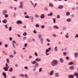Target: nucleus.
<instances>
[{"label":"nucleus","instance_id":"obj_22","mask_svg":"<svg viewBox=\"0 0 78 78\" xmlns=\"http://www.w3.org/2000/svg\"><path fill=\"white\" fill-rule=\"evenodd\" d=\"M49 5L50 6H51V7H53V4L52 3H50L49 4Z\"/></svg>","mask_w":78,"mask_h":78},{"label":"nucleus","instance_id":"obj_55","mask_svg":"<svg viewBox=\"0 0 78 78\" xmlns=\"http://www.w3.org/2000/svg\"><path fill=\"white\" fill-rule=\"evenodd\" d=\"M66 59H67V60H69V58L68 57H66Z\"/></svg>","mask_w":78,"mask_h":78},{"label":"nucleus","instance_id":"obj_50","mask_svg":"<svg viewBox=\"0 0 78 78\" xmlns=\"http://www.w3.org/2000/svg\"><path fill=\"white\" fill-rule=\"evenodd\" d=\"M63 30H66V27H63Z\"/></svg>","mask_w":78,"mask_h":78},{"label":"nucleus","instance_id":"obj_52","mask_svg":"<svg viewBox=\"0 0 78 78\" xmlns=\"http://www.w3.org/2000/svg\"><path fill=\"white\" fill-rule=\"evenodd\" d=\"M5 27L6 28V29L8 28V26H7V24H6L5 25Z\"/></svg>","mask_w":78,"mask_h":78},{"label":"nucleus","instance_id":"obj_12","mask_svg":"<svg viewBox=\"0 0 78 78\" xmlns=\"http://www.w3.org/2000/svg\"><path fill=\"white\" fill-rule=\"evenodd\" d=\"M2 74L3 76H4V77L5 78H6V73L5 72H3L2 73Z\"/></svg>","mask_w":78,"mask_h":78},{"label":"nucleus","instance_id":"obj_47","mask_svg":"<svg viewBox=\"0 0 78 78\" xmlns=\"http://www.w3.org/2000/svg\"><path fill=\"white\" fill-rule=\"evenodd\" d=\"M49 51V50H48V49H46V53H48V52Z\"/></svg>","mask_w":78,"mask_h":78},{"label":"nucleus","instance_id":"obj_56","mask_svg":"<svg viewBox=\"0 0 78 78\" xmlns=\"http://www.w3.org/2000/svg\"><path fill=\"white\" fill-rule=\"evenodd\" d=\"M36 5H37V3H35L34 6V8H35V7L36 6Z\"/></svg>","mask_w":78,"mask_h":78},{"label":"nucleus","instance_id":"obj_15","mask_svg":"<svg viewBox=\"0 0 78 78\" xmlns=\"http://www.w3.org/2000/svg\"><path fill=\"white\" fill-rule=\"evenodd\" d=\"M54 28H55V29H58V28H59V27L55 25L54 26Z\"/></svg>","mask_w":78,"mask_h":78},{"label":"nucleus","instance_id":"obj_41","mask_svg":"<svg viewBox=\"0 0 78 78\" xmlns=\"http://www.w3.org/2000/svg\"><path fill=\"white\" fill-rule=\"evenodd\" d=\"M25 18H28L29 17H30V16H29L27 15L25 16Z\"/></svg>","mask_w":78,"mask_h":78},{"label":"nucleus","instance_id":"obj_46","mask_svg":"<svg viewBox=\"0 0 78 78\" xmlns=\"http://www.w3.org/2000/svg\"><path fill=\"white\" fill-rule=\"evenodd\" d=\"M45 27V26H44V25H42V26H41V28H44Z\"/></svg>","mask_w":78,"mask_h":78},{"label":"nucleus","instance_id":"obj_59","mask_svg":"<svg viewBox=\"0 0 78 78\" xmlns=\"http://www.w3.org/2000/svg\"><path fill=\"white\" fill-rule=\"evenodd\" d=\"M5 47H8V44H5Z\"/></svg>","mask_w":78,"mask_h":78},{"label":"nucleus","instance_id":"obj_7","mask_svg":"<svg viewBox=\"0 0 78 78\" xmlns=\"http://www.w3.org/2000/svg\"><path fill=\"white\" fill-rule=\"evenodd\" d=\"M74 75L75 76H76V78H78V73H75L74 74Z\"/></svg>","mask_w":78,"mask_h":78},{"label":"nucleus","instance_id":"obj_18","mask_svg":"<svg viewBox=\"0 0 78 78\" xmlns=\"http://www.w3.org/2000/svg\"><path fill=\"white\" fill-rule=\"evenodd\" d=\"M12 70H13V69L12 68H10L9 70V72H12Z\"/></svg>","mask_w":78,"mask_h":78},{"label":"nucleus","instance_id":"obj_60","mask_svg":"<svg viewBox=\"0 0 78 78\" xmlns=\"http://www.w3.org/2000/svg\"><path fill=\"white\" fill-rule=\"evenodd\" d=\"M13 16V17H16V13H14V14Z\"/></svg>","mask_w":78,"mask_h":78},{"label":"nucleus","instance_id":"obj_53","mask_svg":"<svg viewBox=\"0 0 78 78\" xmlns=\"http://www.w3.org/2000/svg\"><path fill=\"white\" fill-rule=\"evenodd\" d=\"M29 58L30 59H31L32 58V56L30 55L29 56Z\"/></svg>","mask_w":78,"mask_h":78},{"label":"nucleus","instance_id":"obj_64","mask_svg":"<svg viewBox=\"0 0 78 78\" xmlns=\"http://www.w3.org/2000/svg\"><path fill=\"white\" fill-rule=\"evenodd\" d=\"M57 18H58V19L60 18V16L59 15H58L57 16Z\"/></svg>","mask_w":78,"mask_h":78},{"label":"nucleus","instance_id":"obj_16","mask_svg":"<svg viewBox=\"0 0 78 78\" xmlns=\"http://www.w3.org/2000/svg\"><path fill=\"white\" fill-rule=\"evenodd\" d=\"M53 16L52 12H51L50 14H48V16Z\"/></svg>","mask_w":78,"mask_h":78},{"label":"nucleus","instance_id":"obj_14","mask_svg":"<svg viewBox=\"0 0 78 78\" xmlns=\"http://www.w3.org/2000/svg\"><path fill=\"white\" fill-rule=\"evenodd\" d=\"M74 68V67L73 66H71L69 68V69H70L71 70H73V68Z\"/></svg>","mask_w":78,"mask_h":78},{"label":"nucleus","instance_id":"obj_3","mask_svg":"<svg viewBox=\"0 0 78 78\" xmlns=\"http://www.w3.org/2000/svg\"><path fill=\"white\" fill-rule=\"evenodd\" d=\"M69 78H74V75H69L68 76Z\"/></svg>","mask_w":78,"mask_h":78},{"label":"nucleus","instance_id":"obj_34","mask_svg":"<svg viewBox=\"0 0 78 78\" xmlns=\"http://www.w3.org/2000/svg\"><path fill=\"white\" fill-rule=\"evenodd\" d=\"M42 68H40L39 69V72H41L42 71Z\"/></svg>","mask_w":78,"mask_h":78},{"label":"nucleus","instance_id":"obj_62","mask_svg":"<svg viewBox=\"0 0 78 78\" xmlns=\"http://www.w3.org/2000/svg\"><path fill=\"white\" fill-rule=\"evenodd\" d=\"M13 46V47L14 48H16V47H15V45H14V43H12Z\"/></svg>","mask_w":78,"mask_h":78},{"label":"nucleus","instance_id":"obj_10","mask_svg":"<svg viewBox=\"0 0 78 78\" xmlns=\"http://www.w3.org/2000/svg\"><path fill=\"white\" fill-rule=\"evenodd\" d=\"M7 12V11L4 10L2 12V14H3V15H5V14H6Z\"/></svg>","mask_w":78,"mask_h":78},{"label":"nucleus","instance_id":"obj_51","mask_svg":"<svg viewBox=\"0 0 78 78\" xmlns=\"http://www.w3.org/2000/svg\"><path fill=\"white\" fill-rule=\"evenodd\" d=\"M20 5H23V2H20Z\"/></svg>","mask_w":78,"mask_h":78},{"label":"nucleus","instance_id":"obj_48","mask_svg":"<svg viewBox=\"0 0 78 78\" xmlns=\"http://www.w3.org/2000/svg\"><path fill=\"white\" fill-rule=\"evenodd\" d=\"M34 33L36 34V33H37V32H36V30H34Z\"/></svg>","mask_w":78,"mask_h":78},{"label":"nucleus","instance_id":"obj_43","mask_svg":"<svg viewBox=\"0 0 78 78\" xmlns=\"http://www.w3.org/2000/svg\"><path fill=\"white\" fill-rule=\"evenodd\" d=\"M25 77H26V78H29V77L27 75V74H26L24 75Z\"/></svg>","mask_w":78,"mask_h":78},{"label":"nucleus","instance_id":"obj_38","mask_svg":"<svg viewBox=\"0 0 78 78\" xmlns=\"http://www.w3.org/2000/svg\"><path fill=\"white\" fill-rule=\"evenodd\" d=\"M6 62H7V63H9V59H6Z\"/></svg>","mask_w":78,"mask_h":78},{"label":"nucleus","instance_id":"obj_36","mask_svg":"<svg viewBox=\"0 0 78 78\" xmlns=\"http://www.w3.org/2000/svg\"><path fill=\"white\" fill-rule=\"evenodd\" d=\"M10 58H12L14 57V56L12 55H9Z\"/></svg>","mask_w":78,"mask_h":78},{"label":"nucleus","instance_id":"obj_24","mask_svg":"<svg viewBox=\"0 0 78 78\" xmlns=\"http://www.w3.org/2000/svg\"><path fill=\"white\" fill-rule=\"evenodd\" d=\"M34 16L35 17H36L37 18H38L39 17V15H38L37 14H35L34 15Z\"/></svg>","mask_w":78,"mask_h":78},{"label":"nucleus","instance_id":"obj_37","mask_svg":"<svg viewBox=\"0 0 78 78\" xmlns=\"http://www.w3.org/2000/svg\"><path fill=\"white\" fill-rule=\"evenodd\" d=\"M5 17H8V15L7 14H5Z\"/></svg>","mask_w":78,"mask_h":78},{"label":"nucleus","instance_id":"obj_39","mask_svg":"<svg viewBox=\"0 0 78 78\" xmlns=\"http://www.w3.org/2000/svg\"><path fill=\"white\" fill-rule=\"evenodd\" d=\"M23 35L24 36H27V33L24 32L23 34Z\"/></svg>","mask_w":78,"mask_h":78},{"label":"nucleus","instance_id":"obj_27","mask_svg":"<svg viewBox=\"0 0 78 78\" xmlns=\"http://www.w3.org/2000/svg\"><path fill=\"white\" fill-rule=\"evenodd\" d=\"M53 23H55L56 22V19L54 18L53 19Z\"/></svg>","mask_w":78,"mask_h":78},{"label":"nucleus","instance_id":"obj_1","mask_svg":"<svg viewBox=\"0 0 78 78\" xmlns=\"http://www.w3.org/2000/svg\"><path fill=\"white\" fill-rule=\"evenodd\" d=\"M51 64L52 66H56L58 64V62L56 60H54L51 62Z\"/></svg>","mask_w":78,"mask_h":78},{"label":"nucleus","instance_id":"obj_28","mask_svg":"<svg viewBox=\"0 0 78 78\" xmlns=\"http://www.w3.org/2000/svg\"><path fill=\"white\" fill-rule=\"evenodd\" d=\"M44 11H47L48 10V8H47V7H45L44 9Z\"/></svg>","mask_w":78,"mask_h":78},{"label":"nucleus","instance_id":"obj_42","mask_svg":"<svg viewBox=\"0 0 78 78\" xmlns=\"http://www.w3.org/2000/svg\"><path fill=\"white\" fill-rule=\"evenodd\" d=\"M65 37H66V38H69V35H68L67 34H66V35Z\"/></svg>","mask_w":78,"mask_h":78},{"label":"nucleus","instance_id":"obj_19","mask_svg":"<svg viewBox=\"0 0 78 78\" xmlns=\"http://www.w3.org/2000/svg\"><path fill=\"white\" fill-rule=\"evenodd\" d=\"M55 76H56V77H59V74L58 73H56L55 74Z\"/></svg>","mask_w":78,"mask_h":78},{"label":"nucleus","instance_id":"obj_32","mask_svg":"<svg viewBox=\"0 0 78 78\" xmlns=\"http://www.w3.org/2000/svg\"><path fill=\"white\" fill-rule=\"evenodd\" d=\"M9 30L10 31H11V30H12V27H9Z\"/></svg>","mask_w":78,"mask_h":78},{"label":"nucleus","instance_id":"obj_9","mask_svg":"<svg viewBox=\"0 0 78 78\" xmlns=\"http://www.w3.org/2000/svg\"><path fill=\"white\" fill-rule=\"evenodd\" d=\"M40 41H41V44H44V42H43L44 41V39L42 38H41Z\"/></svg>","mask_w":78,"mask_h":78},{"label":"nucleus","instance_id":"obj_35","mask_svg":"<svg viewBox=\"0 0 78 78\" xmlns=\"http://www.w3.org/2000/svg\"><path fill=\"white\" fill-rule=\"evenodd\" d=\"M5 66L7 67L8 68L9 67L8 66V63H6Z\"/></svg>","mask_w":78,"mask_h":78},{"label":"nucleus","instance_id":"obj_61","mask_svg":"<svg viewBox=\"0 0 78 78\" xmlns=\"http://www.w3.org/2000/svg\"><path fill=\"white\" fill-rule=\"evenodd\" d=\"M35 56H37V54L36 52H35Z\"/></svg>","mask_w":78,"mask_h":78},{"label":"nucleus","instance_id":"obj_13","mask_svg":"<svg viewBox=\"0 0 78 78\" xmlns=\"http://www.w3.org/2000/svg\"><path fill=\"white\" fill-rule=\"evenodd\" d=\"M36 61L40 62L41 61V60L40 58H37L35 59Z\"/></svg>","mask_w":78,"mask_h":78},{"label":"nucleus","instance_id":"obj_40","mask_svg":"<svg viewBox=\"0 0 78 78\" xmlns=\"http://www.w3.org/2000/svg\"><path fill=\"white\" fill-rule=\"evenodd\" d=\"M20 8H23V6L22 5H20L19 6Z\"/></svg>","mask_w":78,"mask_h":78},{"label":"nucleus","instance_id":"obj_11","mask_svg":"<svg viewBox=\"0 0 78 78\" xmlns=\"http://www.w3.org/2000/svg\"><path fill=\"white\" fill-rule=\"evenodd\" d=\"M54 73V71L53 70L51 71L50 73H49L50 75H53Z\"/></svg>","mask_w":78,"mask_h":78},{"label":"nucleus","instance_id":"obj_63","mask_svg":"<svg viewBox=\"0 0 78 78\" xmlns=\"http://www.w3.org/2000/svg\"><path fill=\"white\" fill-rule=\"evenodd\" d=\"M24 69H27V70H28V67L27 66H25L24 67Z\"/></svg>","mask_w":78,"mask_h":78},{"label":"nucleus","instance_id":"obj_29","mask_svg":"<svg viewBox=\"0 0 78 78\" xmlns=\"http://www.w3.org/2000/svg\"><path fill=\"white\" fill-rule=\"evenodd\" d=\"M57 47H55V48H54V50H55V51H58V49H57Z\"/></svg>","mask_w":78,"mask_h":78},{"label":"nucleus","instance_id":"obj_30","mask_svg":"<svg viewBox=\"0 0 78 78\" xmlns=\"http://www.w3.org/2000/svg\"><path fill=\"white\" fill-rule=\"evenodd\" d=\"M20 76H21L22 77H23V76H24V75H23V74H21L20 75Z\"/></svg>","mask_w":78,"mask_h":78},{"label":"nucleus","instance_id":"obj_33","mask_svg":"<svg viewBox=\"0 0 78 78\" xmlns=\"http://www.w3.org/2000/svg\"><path fill=\"white\" fill-rule=\"evenodd\" d=\"M36 61H33L32 62V64H36Z\"/></svg>","mask_w":78,"mask_h":78},{"label":"nucleus","instance_id":"obj_2","mask_svg":"<svg viewBox=\"0 0 78 78\" xmlns=\"http://www.w3.org/2000/svg\"><path fill=\"white\" fill-rule=\"evenodd\" d=\"M17 24H22V22L20 20H19L16 22Z\"/></svg>","mask_w":78,"mask_h":78},{"label":"nucleus","instance_id":"obj_57","mask_svg":"<svg viewBox=\"0 0 78 78\" xmlns=\"http://www.w3.org/2000/svg\"><path fill=\"white\" fill-rule=\"evenodd\" d=\"M75 37H78V34H77L75 36Z\"/></svg>","mask_w":78,"mask_h":78},{"label":"nucleus","instance_id":"obj_20","mask_svg":"<svg viewBox=\"0 0 78 78\" xmlns=\"http://www.w3.org/2000/svg\"><path fill=\"white\" fill-rule=\"evenodd\" d=\"M38 37L39 39H41L42 38V35L41 34H39L38 35Z\"/></svg>","mask_w":78,"mask_h":78},{"label":"nucleus","instance_id":"obj_44","mask_svg":"<svg viewBox=\"0 0 78 78\" xmlns=\"http://www.w3.org/2000/svg\"><path fill=\"white\" fill-rule=\"evenodd\" d=\"M30 19H31L32 20H33V19H34V18L33 17V16H30Z\"/></svg>","mask_w":78,"mask_h":78},{"label":"nucleus","instance_id":"obj_8","mask_svg":"<svg viewBox=\"0 0 78 78\" xmlns=\"http://www.w3.org/2000/svg\"><path fill=\"white\" fill-rule=\"evenodd\" d=\"M8 68L6 67H4L3 68V69L5 70V71H8Z\"/></svg>","mask_w":78,"mask_h":78},{"label":"nucleus","instance_id":"obj_45","mask_svg":"<svg viewBox=\"0 0 78 78\" xmlns=\"http://www.w3.org/2000/svg\"><path fill=\"white\" fill-rule=\"evenodd\" d=\"M35 27H39V24H37L36 25Z\"/></svg>","mask_w":78,"mask_h":78},{"label":"nucleus","instance_id":"obj_6","mask_svg":"<svg viewBox=\"0 0 78 78\" xmlns=\"http://www.w3.org/2000/svg\"><path fill=\"white\" fill-rule=\"evenodd\" d=\"M41 19H44V17H45V15L44 14H43L41 15Z\"/></svg>","mask_w":78,"mask_h":78},{"label":"nucleus","instance_id":"obj_17","mask_svg":"<svg viewBox=\"0 0 78 78\" xmlns=\"http://www.w3.org/2000/svg\"><path fill=\"white\" fill-rule=\"evenodd\" d=\"M74 55H75V58H77V57H78V53H76Z\"/></svg>","mask_w":78,"mask_h":78},{"label":"nucleus","instance_id":"obj_31","mask_svg":"<svg viewBox=\"0 0 78 78\" xmlns=\"http://www.w3.org/2000/svg\"><path fill=\"white\" fill-rule=\"evenodd\" d=\"M63 55L64 56H66L67 55V52H63Z\"/></svg>","mask_w":78,"mask_h":78},{"label":"nucleus","instance_id":"obj_21","mask_svg":"<svg viewBox=\"0 0 78 78\" xmlns=\"http://www.w3.org/2000/svg\"><path fill=\"white\" fill-rule=\"evenodd\" d=\"M62 8H63V6L62 5H60L58 7V8L59 9H62Z\"/></svg>","mask_w":78,"mask_h":78},{"label":"nucleus","instance_id":"obj_49","mask_svg":"<svg viewBox=\"0 0 78 78\" xmlns=\"http://www.w3.org/2000/svg\"><path fill=\"white\" fill-rule=\"evenodd\" d=\"M27 44L25 43L24 44V47H27Z\"/></svg>","mask_w":78,"mask_h":78},{"label":"nucleus","instance_id":"obj_5","mask_svg":"<svg viewBox=\"0 0 78 78\" xmlns=\"http://www.w3.org/2000/svg\"><path fill=\"white\" fill-rule=\"evenodd\" d=\"M60 62L61 63H63L64 62V59H62V58H60Z\"/></svg>","mask_w":78,"mask_h":78},{"label":"nucleus","instance_id":"obj_54","mask_svg":"<svg viewBox=\"0 0 78 78\" xmlns=\"http://www.w3.org/2000/svg\"><path fill=\"white\" fill-rule=\"evenodd\" d=\"M10 41H12V38L11 37H10L9 38Z\"/></svg>","mask_w":78,"mask_h":78},{"label":"nucleus","instance_id":"obj_58","mask_svg":"<svg viewBox=\"0 0 78 78\" xmlns=\"http://www.w3.org/2000/svg\"><path fill=\"white\" fill-rule=\"evenodd\" d=\"M51 48L50 47L49 48H48V50H49V51H50V50H51Z\"/></svg>","mask_w":78,"mask_h":78},{"label":"nucleus","instance_id":"obj_4","mask_svg":"<svg viewBox=\"0 0 78 78\" xmlns=\"http://www.w3.org/2000/svg\"><path fill=\"white\" fill-rule=\"evenodd\" d=\"M7 22H8V20L6 19L2 20V22L4 23H6Z\"/></svg>","mask_w":78,"mask_h":78},{"label":"nucleus","instance_id":"obj_26","mask_svg":"<svg viewBox=\"0 0 78 78\" xmlns=\"http://www.w3.org/2000/svg\"><path fill=\"white\" fill-rule=\"evenodd\" d=\"M71 21V20L70 19V18H68L66 20V21L68 22H70Z\"/></svg>","mask_w":78,"mask_h":78},{"label":"nucleus","instance_id":"obj_23","mask_svg":"<svg viewBox=\"0 0 78 78\" xmlns=\"http://www.w3.org/2000/svg\"><path fill=\"white\" fill-rule=\"evenodd\" d=\"M73 62H70L69 63V65H73Z\"/></svg>","mask_w":78,"mask_h":78},{"label":"nucleus","instance_id":"obj_25","mask_svg":"<svg viewBox=\"0 0 78 78\" xmlns=\"http://www.w3.org/2000/svg\"><path fill=\"white\" fill-rule=\"evenodd\" d=\"M66 15L67 16H69L70 15V12H66Z\"/></svg>","mask_w":78,"mask_h":78}]
</instances>
